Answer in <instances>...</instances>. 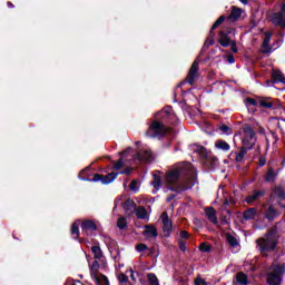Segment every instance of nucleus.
Returning a JSON list of instances; mask_svg holds the SVG:
<instances>
[{
	"mask_svg": "<svg viewBox=\"0 0 285 285\" xmlns=\"http://www.w3.org/2000/svg\"><path fill=\"white\" fill-rule=\"evenodd\" d=\"M259 106H262V108H273L275 104L271 100V98H262L259 100Z\"/></svg>",
	"mask_w": 285,
	"mask_h": 285,
	"instance_id": "obj_32",
	"label": "nucleus"
},
{
	"mask_svg": "<svg viewBox=\"0 0 285 285\" xmlns=\"http://www.w3.org/2000/svg\"><path fill=\"white\" fill-rule=\"evenodd\" d=\"M215 147L218 148V150H224L225 153H228L230 150V145L224 140H218L215 142Z\"/></svg>",
	"mask_w": 285,
	"mask_h": 285,
	"instance_id": "obj_26",
	"label": "nucleus"
},
{
	"mask_svg": "<svg viewBox=\"0 0 285 285\" xmlns=\"http://www.w3.org/2000/svg\"><path fill=\"white\" fill-rule=\"evenodd\" d=\"M195 285H208V283H206V281L202 278V276H198L195 279Z\"/></svg>",
	"mask_w": 285,
	"mask_h": 285,
	"instance_id": "obj_46",
	"label": "nucleus"
},
{
	"mask_svg": "<svg viewBox=\"0 0 285 285\" xmlns=\"http://www.w3.org/2000/svg\"><path fill=\"white\" fill-rule=\"evenodd\" d=\"M90 275L92 277V279L97 276H99V262L95 261L91 266H90Z\"/></svg>",
	"mask_w": 285,
	"mask_h": 285,
	"instance_id": "obj_27",
	"label": "nucleus"
},
{
	"mask_svg": "<svg viewBox=\"0 0 285 285\" xmlns=\"http://www.w3.org/2000/svg\"><path fill=\"white\" fill-rule=\"evenodd\" d=\"M250 148L248 147H242L240 151L236 155V161H244V157L246 156V153H248Z\"/></svg>",
	"mask_w": 285,
	"mask_h": 285,
	"instance_id": "obj_34",
	"label": "nucleus"
},
{
	"mask_svg": "<svg viewBox=\"0 0 285 285\" xmlns=\"http://www.w3.org/2000/svg\"><path fill=\"white\" fill-rule=\"evenodd\" d=\"M130 148H128L127 150H125V151H122L121 153V157L122 158H120L118 161H117V164L115 165V168H116V170H121V168H124V157H126V155H128V153H130Z\"/></svg>",
	"mask_w": 285,
	"mask_h": 285,
	"instance_id": "obj_31",
	"label": "nucleus"
},
{
	"mask_svg": "<svg viewBox=\"0 0 285 285\" xmlns=\"http://www.w3.org/2000/svg\"><path fill=\"white\" fill-rule=\"evenodd\" d=\"M274 195L279 199H285V189L282 186H276L274 188Z\"/></svg>",
	"mask_w": 285,
	"mask_h": 285,
	"instance_id": "obj_35",
	"label": "nucleus"
},
{
	"mask_svg": "<svg viewBox=\"0 0 285 285\" xmlns=\"http://www.w3.org/2000/svg\"><path fill=\"white\" fill-rule=\"evenodd\" d=\"M225 20H226V17L220 16V17L215 21V23L213 24L212 31H213V30H217V28H219V26H222V23H224Z\"/></svg>",
	"mask_w": 285,
	"mask_h": 285,
	"instance_id": "obj_40",
	"label": "nucleus"
},
{
	"mask_svg": "<svg viewBox=\"0 0 285 285\" xmlns=\"http://www.w3.org/2000/svg\"><path fill=\"white\" fill-rule=\"evenodd\" d=\"M240 3H243L244 6H246L248 3V0H239Z\"/></svg>",
	"mask_w": 285,
	"mask_h": 285,
	"instance_id": "obj_57",
	"label": "nucleus"
},
{
	"mask_svg": "<svg viewBox=\"0 0 285 285\" xmlns=\"http://www.w3.org/2000/svg\"><path fill=\"white\" fill-rule=\"evenodd\" d=\"M228 35H235V29H227L226 31H222L218 41L223 48H228V46H232V51L237 52V42L230 39Z\"/></svg>",
	"mask_w": 285,
	"mask_h": 285,
	"instance_id": "obj_5",
	"label": "nucleus"
},
{
	"mask_svg": "<svg viewBox=\"0 0 285 285\" xmlns=\"http://www.w3.org/2000/svg\"><path fill=\"white\" fill-rule=\"evenodd\" d=\"M239 17H242V9L233 7L230 14L227 17V21L234 23V21H237Z\"/></svg>",
	"mask_w": 285,
	"mask_h": 285,
	"instance_id": "obj_18",
	"label": "nucleus"
},
{
	"mask_svg": "<svg viewBox=\"0 0 285 285\" xmlns=\"http://www.w3.org/2000/svg\"><path fill=\"white\" fill-rule=\"evenodd\" d=\"M136 250H138V253H144V250H148V246L146 244H139L136 247Z\"/></svg>",
	"mask_w": 285,
	"mask_h": 285,
	"instance_id": "obj_47",
	"label": "nucleus"
},
{
	"mask_svg": "<svg viewBox=\"0 0 285 285\" xmlns=\"http://www.w3.org/2000/svg\"><path fill=\"white\" fill-rule=\"evenodd\" d=\"M81 228L83 233H90L97 230V225L92 220H85L81 224Z\"/></svg>",
	"mask_w": 285,
	"mask_h": 285,
	"instance_id": "obj_19",
	"label": "nucleus"
},
{
	"mask_svg": "<svg viewBox=\"0 0 285 285\" xmlns=\"http://www.w3.org/2000/svg\"><path fill=\"white\" fill-rule=\"evenodd\" d=\"M129 273H130L131 279L135 282V271L130 269Z\"/></svg>",
	"mask_w": 285,
	"mask_h": 285,
	"instance_id": "obj_55",
	"label": "nucleus"
},
{
	"mask_svg": "<svg viewBox=\"0 0 285 285\" xmlns=\"http://www.w3.org/2000/svg\"><path fill=\"white\" fill-rule=\"evenodd\" d=\"M256 244L262 253L266 250H275V246H277V238L274 233H268L265 237L256 240Z\"/></svg>",
	"mask_w": 285,
	"mask_h": 285,
	"instance_id": "obj_3",
	"label": "nucleus"
},
{
	"mask_svg": "<svg viewBox=\"0 0 285 285\" xmlns=\"http://www.w3.org/2000/svg\"><path fill=\"white\" fill-rule=\"evenodd\" d=\"M227 62H228V63H235V57H233V56H227Z\"/></svg>",
	"mask_w": 285,
	"mask_h": 285,
	"instance_id": "obj_51",
	"label": "nucleus"
},
{
	"mask_svg": "<svg viewBox=\"0 0 285 285\" xmlns=\"http://www.w3.org/2000/svg\"><path fill=\"white\" fill-rule=\"evenodd\" d=\"M142 235L147 237V239H155L158 235L157 227H155V225H146Z\"/></svg>",
	"mask_w": 285,
	"mask_h": 285,
	"instance_id": "obj_11",
	"label": "nucleus"
},
{
	"mask_svg": "<svg viewBox=\"0 0 285 285\" xmlns=\"http://www.w3.org/2000/svg\"><path fill=\"white\" fill-rule=\"evenodd\" d=\"M8 8H14V4H12V2H8Z\"/></svg>",
	"mask_w": 285,
	"mask_h": 285,
	"instance_id": "obj_58",
	"label": "nucleus"
},
{
	"mask_svg": "<svg viewBox=\"0 0 285 285\" xmlns=\"http://www.w3.org/2000/svg\"><path fill=\"white\" fill-rule=\"evenodd\" d=\"M261 132H264V129H261Z\"/></svg>",
	"mask_w": 285,
	"mask_h": 285,
	"instance_id": "obj_62",
	"label": "nucleus"
},
{
	"mask_svg": "<svg viewBox=\"0 0 285 285\" xmlns=\"http://www.w3.org/2000/svg\"><path fill=\"white\" fill-rule=\"evenodd\" d=\"M272 137L275 140V144H277L278 138H277V134H275L274 131H272Z\"/></svg>",
	"mask_w": 285,
	"mask_h": 285,
	"instance_id": "obj_54",
	"label": "nucleus"
},
{
	"mask_svg": "<svg viewBox=\"0 0 285 285\" xmlns=\"http://www.w3.org/2000/svg\"><path fill=\"white\" fill-rule=\"evenodd\" d=\"M226 239L232 248H237V246H239V239H237V236L233 234H226Z\"/></svg>",
	"mask_w": 285,
	"mask_h": 285,
	"instance_id": "obj_21",
	"label": "nucleus"
},
{
	"mask_svg": "<svg viewBox=\"0 0 285 285\" xmlns=\"http://www.w3.org/2000/svg\"><path fill=\"white\" fill-rule=\"evenodd\" d=\"M131 193H139V180H132L129 185Z\"/></svg>",
	"mask_w": 285,
	"mask_h": 285,
	"instance_id": "obj_39",
	"label": "nucleus"
},
{
	"mask_svg": "<svg viewBox=\"0 0 285 285\" xmlns=\"http://www.w3.org/2000/svg\"><path fill=\"white\" fill-rule=\"evenodd\" d=\"M212 248L213 247L206 243H202L199 246V249L202 250V253H210Z\"/></svg>",
	"mask_w": 285,
	"mask_h": 285,
	"instance_id": "obj_43",
	"label": "nucleus"
},
{
	"mask_svg": "<svg viewBox=\"0 0 285 285\" xmlns=\"http://www.w3.org/2000/svg\"><path fill=\"white\" fill-rule=\"evenodd\" d=\"M147 278L150 285H159V279L157 278V275H155L154 273H149L147 275Z\"/></svg>",
	"mask_w": 285,
	"mask_h": 285,
	"instance_id": "obj_37",
	"label": "nucleus"
},
{
	"mask_svg": "<svg viewBox=\"0 0 285 285\" xmlns=\"http://www.w3.org/2000/svg\"><path fill=\"white\" fill-rule=\"evenodd\" d=\"M257 217V208H248L243 213L245 222H250Z\"/></svg>",
	"mask_w": 285,
	"mask_h": 285,
	"instance_id": "obj_17",
	"label": "nucleus"
},
{
	"mask_svg": "<svg viewBox=\"0 0 285 285\" xmlns=\"http://www.w3.org/2000/svg\"><path fill=\"white\" fill-rule=\"evenodd\" d=\"M94 279L97 285H110L108 277H106L104 274H100V275L94 277Z\"/></svg>",
	"mask_w": 285,
	"mask_h": 285,
	"instance_id": "obj_28",
	"label": "nucleus"
},
{
	"mask_svg": "<svg viewBox=\"0 0 285 285\" xmlns=\"http://www.w3.org/2000/svg\"><path fill=\"white\" fill-rule=\"evenodd\" d=\"M168 129L164 127V125L159 121H154L147 131V137H161V135H166Z\"/></svg>",
	"mask_w": 285,
	"mask_h": 285,
	"instance_id": "obj_6",
	"label": "nucleus"
},
{
	"mask_svg": "<svg viewBox=\"0 0 285 285\" xmlns=\"http://www.w3.org/2000/svg\"><path fill=\"white\" fill-rule=\"evenodd\" d=\"M119 175H130V169H125L118 173Z\"/></svg>",
	"mask_w": 285,
	"mask_h": 285,
	"instance_id": "obj_52",
	"label": "nucleus"
},
{
	"mask_svg": "<svg viewBox=\"0 0 285 285\" xmlns=\"http://www.w3.org/2000/svg\"><path fill=\"white\" fill-rule=\"evenodd\" d=\"M136 158L138 161H150L153 159V151L149 149H142L137 154Z\"/></svg>",
	"mask_w": 285,
	"mask_h": 285,
	"instance_id": "obj_14",
	"label": "nucleus"
},
{
	"mask_svg": "<svg viewBox=\"0 0 285 285\" xmlns=\"http://www.w3.org/2000/svg\"><path fill=\"white\" fill-rule=\"evenodd\" d=\"M222 223H223V224H228V219L224 218V219L222 220Z\"/></svg>",
	"mask_w": 285,
	"mask_h": 285,
	"instance_id": "obj_59",
	"label": "nucleus"
},
{
	"mask_svg": "<svg viewBox=\"0 0 285 285\" xmlns=\"http://www.w3.org/2000/svg\"><path fill=\"white\" fill-rule=\"evenodd\" d=\"M285 274V266L273 264L267 274V283L269 285H282V276Z\"/></svg>",
	"mask_w": 285,
	"mask_h": 285,
	"instance_id": "obj_2",
	"label": "nucleus"
},
{
	"mask_svg": "<svg viewBox=\"0 0 285 285\" xmlns=\"http://www.w3.org/2000/svg\"><path fill=\"white\" fill-rule=\"evenodd\" d=\"M238 135L242 138V144L245 148H253L257 141V137L255 136V130L250 125H244L239 130Z\"/></svg>",
	"mask_w": 285,
	"mask_h": 285,
	"instance_id": "obj_1",
	"label": "nucleus"
},
{
	"mask_svg": "<svg viewBox=\"0 0 285 285\" xmlns=\"http://www.w3.org/2000/svg\"><path fill=\"white\" fill-rule=\"evenodd\" d=\"M90 170V167L85 168L80 174H79V179L82 181H101V184H112L114 180L117 179V175L119 174H107L106 176H101L99 174H96L92 179H88L86 177H81L85 173H88Z\"/></svg>",
	"mask_w": 285,
	"mask_h": 285,
	"instance_id": "obj_4",
	"label": "nucleus"
},
{
	"mask_svg": "<svg viewBox=\"0 0 285 285\" xmlns=\"http://www.w3.org/2000/svg\"><path fill=\"white\" fill-rule=\"evenodd\" d=\"M179 246H180V250H186V245L184 243L180 242Z\"/></svg>",
	"mask_w": 285,
	"mask_h": 285,
	"instance_id": "obj_56",
	"label": "nucleus"
},
{
	"mask_svg": "<svg viewBox=\"0 0 285 285\" xmlns=\"http://www.w3.org/2000/svg\"><path fill=\"white\" fill-rule=\"evenodd\" d=\"M259 166H266V159L259 158Z\"/></svg>",
	"mask_w": 285,
	"mask_h": 285,
	"instance_id": "obj_53",
	"label": "nucleus"
},
{
	"mask_svg": "<svg viewBox=\"0 0 285 285\" xmlns=\"http://www.w3.org/2000/svg\"><path fill=\"white\" fill-rule=\"evenodd\" d=\"M116 205H117V206H119V199H118V200H116Z\"/></svg>",
	"mask_w": 285,
	"mask_h": 285,
	"instance_id": "obj_61",
	"label": "nucleus"
},
{
	"mask_svg": "<svg viewBox=\"0 0 285 285\" xmlns=\"http://www.w3.org/2000/svg\"><path fill=\"white\" fill-rule=\"evenodd\" d=\"M194 150L202 157V159H208V156L210 155V151L203 146H197Z\"/></svg>",
	"mask_w": 285,
	"mask_h": 285,
	"instance_id": "obj_22",
	"label": "nucleus"
},
{
	"mask_svg": "<svg viewBox=\"0 0 285 285\" xmlns=\"http://www.w3.org/2000/svg\"><path fill=\"white\" fill-rule=\"evenodd\" d=\"M198 72H199V62L195 60L187 75V78H186L187 83H190V86H193V83H195V79H197L198 77Z\"/></svg>",
	"mask_w": 285,
	"mask_h": 285,
	"instance_id": "obj_9",
	"label": "nucleus"
},
{
	"mask_svg": "<svg viewBox=\"0 0 285 285\" xmlns=\"http://www.w3.org/2000/svg\"><path fill=\"white\" fill-rule=\"evenodd\" d=\"M265 194H266V191L264 189L258 190V191H254L253 194L247 196L246 203L247 204H255V202H257V199H261V197H264Z\"/></svg>",
	"mask_w": 285,
	"mask_h": 285,
	"instance_id": "obj_15",
	"label": "nucleus"
},
{
	"mask_svg": "<svg viewBox=\"0 0 285 285\" xmlns=\"http://www.w3.org/2000/svg\"><path fill=\"white\" fill-rule=\"evenodd\" d=\"M66 285H81V282H79V281H75V282L68 281V282L66 283Z\"/></svg>",
	"mask_w": 285,
	"mask_h": 285,
	"instance_id": "obj_50",
	"label": "nucleus"
},
{
	"mask_svg": "<svg viewBox=\"0 0 285 285\" xmlns=\"http://www.w3.org/2000/svg\"><path fill=\"white\" fill-rule=\"evenodd\" d=\"M180 237L183 239H188V232H186V230L180 232Z\"/></svg>",
	"mask_w": 285,
	"mask_h": 285,
	"instance_id": "obj_49",
	"label": "nucleus"
},
{
	"mask_svg": "<svg viewBox=\"0 0 285 285\" xmlns=\"http://www.w3.org/2000/svg\"><path fill=\"white\" fill-rule=\"evenodd\" d=\"M205 215L212 224H215V225L219 224V219H217V212L215 210V208L207 207L205 209Z\"/></svg>",
	"mask_w": 285,
	"mask_h": 285,
	"instance_id": "obj_13",
	"label": "nucleus"
},
{
	"mask_svg": "<svg viewBox=\"0 0 285 285\" xmlns=\"http://www.w3.org/2000/svg\"><path fill=\"white\" fill-rule=\"evenodd\" d=\"M91 252L94 254L95 259H101L104 257V252H101V247L92 246Z\"/></svg>",
	"mask_w": 285,
	"mask_h": 285,
	"instance_id": "obj_33",
	"label": "nucleus"
},
{
	"mask_svg": "<svg viewBox=\"0 0 285 285\" xmlns=\"http://www.w3.org/2000/svg\"><path fill=\"white\" fill-rule=\"evenodd\" d=\"M173 197H175V196H170L169 198H167V202H170L173 199Z\"/></svg>",
	"mask_w": 285,
	"mask_h": 285,
	"instance_id": "obj_60",
	"label": "nucleus"
},
{
	"mask_svg": "<svg viewBox=\"0 0 285 285\" xmlns=\"http://www.w3.org/2000/svg\"><path fill=\"white\" fill-rule=\"evenodd\" d=\"M282 12H276L272 16V23L274 26H281V28H285V2L281 7Z\"/></svg>",
	"mask_w": 285,
	"mask_h": 285,
	"instance_id": "obj_8",
	"label": "nucleus"
},
{
	"mask_svg": "<svg viewBox=\"0 0 285 285\" xmlns=\"http://www.w3.org/2000/svg\"><path fill=\"white\" fill-rule=\"evenodd\" d=\"M151 186H154L156 190H159L161 188V176L159 175V173L154 174V181H151Z\"/></svg>",
	"mask_w": 285,
	"mask_h": 285,
	"instance_id": "obj_29",
	"label": "nucleus"
},
{
	"mask_svg": "<svg viewBox=\"0 0 285 285\" xmlns=\"http://www.w3.org/2000/svg\"><path fill=\"white\" fill-rule=\"evenodd\" d=\"M117 226L120 230H124L128 226V220H126V217H119L117 222Z\"/></svg>",
	"mask_w": 285,
	"mask_h": 285,
	"instance_id": "obj_38",
	"label": "nucleus"
},
{
	"mask_svg": "<svg viewBox=\"0 0 285 285\" xmlns=\"http://www.w3.org/2000/svg\"><path fill=\"white\" fill-rule=\"evenodd\" d=\"M272 77H273L274 81L279 82V83H285L284 73H282V71L274 70L272 73Z\"/></svg>",
	"mask_w": 285,
	"mask_h": 285,
	"instance_id": "obj_25",
	"label": "nucleus"
},
{
	"mask_svg": "<svg viewBox=\"0 0 285 285\" xmlns=\"http://www.w3.org/2000/svg\"><path fill=\"white\" fill-rule=\"evenodd\" d=\"M159 115L163 117H173V108L166 107L159 112Z\"/></svg>",
	"mask_w": 285,
	"mask_h": 285,
	"instance_id": "obj_42",
	"label": "nucleus"
},
{
	"mask_svg": "<svg viewBox=\"0 0 285 285\" xmlns=\"http://www.w3.org/2000/svg\"><path fill=\"white\" fill-rule=\"evenodd\" d=\"M118 281L120 282V284H126V282H128V276H126L125 274H120L118 276Z\"/></svg>",
	"mask_w": 285,
	"mask_h": 285,
	"instance_id": "obj_48",
	"label": "nucleus"
},
{
	"mask_svg": "<svg viewBox=\"0 0 285 285\" xmlns=\"http://www.w3.org/2000/svg\"><path fill=\"white\" fill-rule=\"evenodd\" d=\"M177 179H179V170H174L167 174L165 178V184L167 185V190H175L173 184H177Z\"/></svg>",
	"mask_w": 285,
	"mask_h": 285,
	"instance_id": "obj_10",
	"label": "nucleus"
},
{
	"mask_svg": "<svg viewBox=\"0 0 285 285\" xmlns=\"http://www.w3.org/2000/svg\"><path fill=\"white\" fill-rule=\"evenodd\" d=\"M245 105L248 106H257V100L253 99V98H246L245 99Z\"/></svg>",
	"mask_w": 285,
	"mask_h": 285,
	"instance_id": "obj_45",
	"label": "nucleus"
},
{
	"mask_svg": "<svg viewBox=\"0 0 285 285\" xmlns=\"http://www.w3.org/2000/svg\"><path fill=\"white\" fill-rule=\"evenodd\" d=\"M275 217H279V213L277 212V209H275V207L269 206L265 210V219H268V222H273V219H275Z\"/></svg>",
	"mask_w": 285,
	"mask_h": 285,
	"instance_id": "obj_16",
	"label": "nucleus"
},
{
	"mask_svg": "<svg viewBox=\"0 0 285 285\" xmlns=\"http://www.w3.org/2000/svg\"><path fill=\"white\" fill-rule=\"evenodd\" d=\"M71 235L73 239H77L79 237V220L75 222L71 226Z\"/></svg>",
	"mask_w": 285,
	"mask_h": 285,
	"instance_id": "obj_36",
	"label": "nucleus"
},
{
	"mask_svg": "<svg viewBox=\"0 0 285 285\" xmlns=\"http://www.w3.org/2000/svg\"><path fill=\"white\" fill-rule=\"evenodd\" d=\"M272 35L271 32H266L265 33V38L263 40V46H262V52L264 55H268V52H273L272 48H271V39H272Z\"/></svg>",
	"mask_w": 285,
	"mask_h": 285,
	"instance_id": "obj_12",
	"label": "nucleus"
},
{
	"mask_svg": "<svg viewBox=\"0 0 285 285\" xmlns=\"http://www.w3.org/2000/svg\"><path fill=\"white\" fill-rule=\"evenodd\" d=\"M161 222H163V233L165 237H170V233L173 232V220L168 218V213H163L161 216Z\"/></svg>",
	"mask_w": 285,
	"mask_h": 285,
	"instance_id": "obj_7",
	"label": "nucleus"
},
{
	"mask_svg": "<svg viewBox=\"0 0 285 285\" xmlns=\"http://www.w3.org/2000/svg\"><path fill=\"white\" fill-rule=\"evenodd\" d=\"M124 210L127 213V215H130L131 213H135V210L137 209L135 207V202L127 199L124 204H122Z\"/></svg>",
	"mask_w": 285,
	"mask_h": 285,
	"instance_id": "obj_20",
	"label": "nucleus"
},
{
	"mask_svg": "<svg viewBox=\"0 0 285 285\" xmlns=\"http://www.w3.org/2000/svg\"><path fill=\"white\" fill-rule=\"evenodd\" d=\"M236 282L239 285H248V276L240 272L236 275Z\"/></svg>",
	"mask_w": 285,
	"mask_h": 285,
	"instance_id": "obj_30",
	"label": "nucleus"
},
{
	"mask_svg": "<svg viewBox=\"0 0 285 285\" xmlns=\"http://www.w3.org/2000/svg\"><path fill=\"white\" fill-rule=\"evenodd\" d=\"M135 214L138 217V219H148V212L144 207H137L135 209Z\"/></svg>",
	"mask_w": 285,
	"mask_h": 285,
	"instance_id": "obj_24",
	"label": "nucleus"
},
{
	"mask_svg": "<svg viewBox=\"0 0 285 285\" xmlns=\"http://www.w3.org/2000/svg\"><path fill=\"white\" fill-rule=\"evenodd\" d=\"M220 132H223V135H230V127L223 125L219 127Z\"/></svg>",
	"mask_w": 285,
	"mask_h": 285,
	"instance_id": "obj_44",
	"label": "nucleus"
},
{
	"mask_svg": "<svg viewBox=\"0 0 285 285\" xmlns=\"http://www.w3.org/2000/svg\"><path fill=\"white\" fill-rule=\"evenodd\" d=\"M277 179V173H275V169L272 167L268 168L267 174L265 175V181L266 183H273Z\"/></svg>",
	"mask_w": 285,
	"mask_h": 285,
	"instance_id": "obj_23",
	"label": "nucleus"
},
{
	"mask_svg": "<svg viewBox=\"0 0 285 285\" xmlns=\"http://www.w3.org/2000/svg\"><path fill=\"white\" fill-rule=\"evenodd\" d=\"M213 37H214V33H213V30H210L209 38L205 41L204 48H210V46L215 43V40L213 39Z\"/></svg>",
	"mask_w": 285,
	"mask_h": 285,
	"instance_id": "obj_41",
	"label": "nucleus"
}]
</instances>
